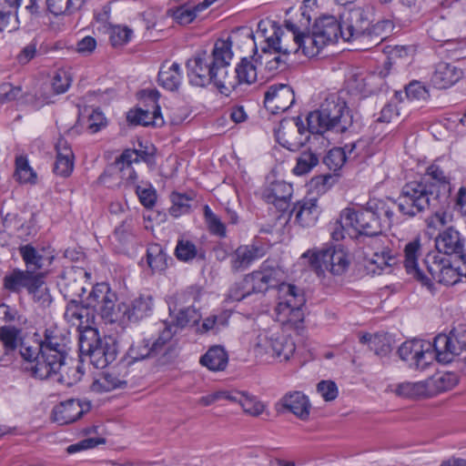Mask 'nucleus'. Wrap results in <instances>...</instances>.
<instances>
[{
	"mask_svg": "<svg viewBox=\"0 0 466 466\" xmlns=\"http://www.w3.org/2000/svg\"><path fill=\"white\" fill-rule=\"evenodd\" d=\"M420 255V242L419 239H414L406 244L404 248V268L409 275L429 289H432L433 281L452 286L459 282L461 277L466 278V259L461 260V265L454 268L448 258L437 252H429L421 264L418 262Z\"/></svg>",
	"mask_w": 466,
	"mask_h": 466,
	"instance_id": "nucleus-1",
	"label": "nucleus"
},
{
	"mask_svg": "<svg viewBox=\"0 0 466 466\" xmlns=\"http://www.w3.org/2000/svg\"><path fill=\"white\" fill-rule=\"evenodd\" d=\"M450 186L443 171L431 166L420 181L407 183L396 203L401 214L416 217L428 207L438 208L447 202Z\"/></svg>",
	"mask_w": 466,
	"mask_h": 466,
	"instance_id": "nucleus-2",
	"label": "nucleus"
},
{
	"mask_svg": "<svg viewBox=\"0 0 466 466\" xmlns=\"http://www.w3.org/2000/svg\"><path fill=\"white\" fill-rule=\"evenodd\" d=\"M41 341V360L37 366H31L29 369L35 378L47 380L65 366L70 351V338L57 327H50L45 329Z\"/></svg>",
	"mask_w": 466,
	"mask_h": 466,
	"instance_id": "nucleus-3",
	"label": "nucleus"
},
{
	"mask_svg": "<svg viewBox=\"0 0 466 466\" xmlns=\"http://www.w3.org/2000/svg\"><path fill=\"white\" fill-rule=\"evenodd\" d=\"M353 119L345 101L339 97L327 98L318 110L307 116L308 130L312 134L327 131L344 133L352 125Z\"/></svg>",
	"mask_w": 466,
	"mask_h": 466,
	"instance_id": "nucleus-4",
	"label": "nucleus"
},
{
	"mask_svg": "<svg viewBox=\"0 0 466 466\" xmlns=\"http://www.w3.org/2000/svg\"><path fill=\"white\" fill-rule=\"evenodd\" d=\"M286 28L293 34L294 40V53H297L299 49L302 50V55L310 57L316 56L313 50H309L308 46V41H306V35L299 34L298 26L293 24L290 20L285 21ZM259 37L263 38L260 43V48L262 54L269 55H283L289 56L293 50L289 49L282 43L283 30L282 28L273 21L261 20L258 24V32Z\"/></svg>",
	"mask_w": 466,
	"mask_h": 466,
	"instance_id": "nucleus-5",
	"label": "nucleus"
},
{
	"mask_svg": "<svg viewBox=\"0 0 466 466\" xmlns=\"http://www.w3.org/2000/svg\"><path fill=\"white\" fill-rule=\"evenodd\" d=\"M81 358H88L97 369H104L112 363L117 355L115 340L111 337H101L97 329L86 328L79 336Z\"/></svg>",
	"mask_w": 466,
	"mask_h": 466,
	"instance_id": "nucleus-6",
	"label": "nucleus"
},
{
	"mask_svg": "<svg viewBox=\"0 0 466 466\" xmlns=\"http://www.w3.org/2000/svg\"><path fill=\"white\" fill-rule=\"evenodd\" d=\"M175 334L176 331L171 330V326H167L153 340L146 338L137 339L128 349L127 357L132 362L157 359L158 363L166 364L174 350L172 339Z\"/></svg>",
	"mask_w": 466,
	"mask_h": 466,
	"instance_id": "nucleus-7",
	"label": "nucleus"
},
{
	"mask_svg": "<svg viewBox=\"0 0 466 466\" xmlns=\"http://www.w3.org/2000/svg\"><path fill=\"white\" fill-rule=\"evenodd\" d=\"M306 303L303 291L298 287L281 282L278 290V304L275 309L277 320L282 324L299 328L304 320L303 307Z\"/></svg>",
	"mask_w": 466,
	"mask_h": 466,
	"instance_id": "nucleus-8",
	"label": "nucleus"
},
{
	"mask_svg": "<svg viewBox=\"0 0 466 466\" xmlns=\"http://www.w3.org/2000/svg\"><path fill=\"white\" fill-rule=\"evenodd\" d=\"M302 258H309L310 267L318 275L328 271L334 276H341L350 266L349 255L339 245L308 250Z\"/></svg>",
	"mask_w": 466,
	"mask_h": 466,
	"instance_id": "nucleus-9",
	"label": "nucleus"
},
{
	"mask_svg": "<svg viewBox=\"0 0 466 466\" xmlns=\"http://www.w3.org/2000/svg\"><path fill=\"white\" fill-rule=\"evenodd\" d=\"M374 201L370 200L365 208L355 210L351 208H344L339 217L342 228L350 227L362 237L374 236L382 232V221L373 209Z\"/></svg>",
	"mask_w": 466,
	"mask_h": 466,
	"instance_id": "nucleus-10",
	"label": "nucleus"
},
{
	"mask_svg": "<svg viewBox=\"0 0 466 466\" xmlns=\"http://www.w3.org/2000/svg\"><path fill=\"white\" fill-rule=\"evenodd\" d=\"M343 25L333 15H323L318 18L312 27L311 35H306L309 50L316 56L327 45L336 43L341 37Z\"/></svg>",
	"mask_w": 466,
	"mask_h": 466,
	"instance_id": "nucleus-11",
	"label": "nucleus"
},
{
	"mask_svg": "<svg viewBox=\"0 0 466 466\" xmlns=\"http://www.w3.org/2000/svg\"><path fill=\"white\" fill-rule=\"evenodd\" d=\"M400 358L409 366L418 370L427 369L434 360H437V351L433 342L423 339H411L403 342L398 350Z\"/></svg>",
	"mask_w": 466,
	"mask_h": 466,
	"instance_id": "nucleus-12",
	"label": "nucleus"
},
{
	"mask_svg": "<svg viewBox=\"0 0 466 466\" xmlns=\"http://www.w3.org/2000/svg\"><path fill=\"white\" fill-rule=\"evenodd\" d=\"M466 347V324H458L449 335L439 334L434 338L433 348L437 351V361L450 363Z\"/></svg>",
	"mask_w": 466,
	"mask_h": 466,
	"instance_id": "nucleus-13",
	"label": "nucleus"
},
{
	"mask_svg": "<svg viewBox=\"0 0 466 466\" xmlns=\"http://www.w3.org/2000/svg\"><path fill=\"white\" fill-rule=\"evenodd\" d=\"M363 242L367 248L366 256L370 257V263L380 270L391 268L397 263L398 252L394 249L392 241L382 232L365 237Z\"/></svg>",
	"mask_w": 466,
	"mask_h": 466,
	"instance_id": "nucleus-14",
	"label": "nucleus"
},
{
	"mask_svg": "<svg viewBox=\"0 0 466 466\" xmlns=\"http://www.w3.org/2000/svg\"><path fill=\"white\" fill-rule=\"evenodd\" d=\"M255 349L259 355L268 354L288 360L295 351V343L290 338L268 329L259 332Z\"/></svg>",
	"mask_w": 466,
	"mask_h": 466,
	"instance_id": "nucleus-15",
	"label": "nucleus"
},
{
	"mask_svg": "<svg viewBox=\"0 0 466 466\" xmlns=\"http://www.w3.org/2000/svg\"><path fill=\"white\" fill-rule=\"evenodd\" d=\"M116 295L106 283H97L87 297V307L99 312L103 319L115 322L118 319Z\"/></svg>",
	"mask_w": 466,
	"mask_h": 466,
	"instance_id": "nucleus-16",
	"label": "nucleus"
},
{
	"mask_svg": "<svg viewBox=\"0 0 466 466\" xmlns=\"http://www.w3.org/2000/svg\"><path fill=\"white\" fill-rule=\"evenodd\" d=\"M18 252L25 263V269L32 272L33 275H40L41 279L54 259V255L46 248H38L32 244L21 245L18 248Z\"/></svg>",
	"mask_w": 466,
	"mask_h": 466,
	"instance_id": "nucleus-17",
	"label": "nucleus"
},
{
	"mask_svg": "<svg viewBox=\"0 0 466 466\" xmlns=\"http://www.w3.org/2000/svg\"><path fill=\"white\" fill-rule=\"evenodd\" d=\"M464 72L455 61L440 60L434 64L430 84L437 89H448L462 79Z\"/></svg>",
	"mask_w": 466,
	"mask_h": 466,
	"instance_id": "nucleus-18",
	"label": "nucleus"
},
{
	"mask_svg": "<svg viewBox=\"0 0 466 466\" xmlns=\"http://www.w3.org/2000/svg\"><path fill=\"white\" fill-rule=\"evenodd\" d=\"M295 102L293 89L285 84L270 86L264 95V105L272 114L288 110Z\"/></svg>",
	"mask_w": 466,
	"mask_h": 466,
	"instance_id": "nucleus-19",
	"label": "nucleus"
},
{
	"mask_svg": "<svg viewBox=\"0 0 466 466\" xmlns=\"http://www.w3.org/2000/svg\"><path fill=\"white\" fill-rule=\"evenodd\" d=\"M340 20L343 25L341 38L344 41H350L361 36L370 25V20L366 12L360 7L344 12L340 15Z\"/></svg>",
	"mask_w": 466,
	"mask_h": 466,
	"instance_id": "nucleus-20",
	"label": "nucleus"
},
{
	"mask_svg": "<svg viewBox=\"0 0 466 466\" xmlns=\"http://www.w3.org/2000/svg\"><path fill=\"white\" fill-rule=\"evenodd\" d=\"M25 5V10L30 15L38 13L36 0H0V31L12 32L17 28V18L13 10Z\"/></svg>",
	"mask_w": 466,
	"mask_h": 466,
	"instance_id": "nucleus-21",
	"label": "nucleus"
},
{
	"mask_svg": "<svg viewBox=\"0 0 466 466\" xmlns=\"http://www.w3.org/2000/svg\"><path fill=\"white\" fill-rule=\"evenodd\" d=\"M230 39L236 58H254L258 55V45L250 27L241 26L233 30Z\"/></svg>",
	"mask_w": 466,
	"mask_h": 466,
	"instance_id": "nucleus-22",
	"label": "nucleus"
},
{
	"mask_svg": "<svg viewBox=\"0 0 466 466\" xmlns=\"http://www.w3.org/2000/svg\"><path fill=\"white\" fill-rule=\"evenodd\" d=\"M437 253L441 255H458L461 260L466 259L464 251V238L461 233L450 227L439 233L435 238Z\"/></svg>",
	"mask_w": 466,
	"mask_h": 466,
	"instance_id": "nucleus-23",
	"label": "nucleus"
},
{
	"mask_svg": "<svg viewBox=\"0 0 466 466\" xmlns=\"http://www.w3.org/2000/svg\"><path fill=\"white\" fill-rule=\"evenodd\" d=\"M277 410H288L297 418L307 420L309 418L311 403L302 391H289L278 401Z\"/></svg>",
	"mask_w": 466,
	"mask_h": 466,
	"instance_id": "nucleus-24",
	"label": "nucleus"
},
{
	"mask_svg": "<svg viewBox=\"0 0 466 466\" xmlns=\"http://www.w3.org/2000/svg\"><path fill=\"white\" fill-rule=\"evenodd\" d=\"M90 408L91 404L87 400L70 399L54 408L53 418L61 425L72 423L87 412Z\"/></svg>",
	"mask_w": 466,
	"mask_h": 466,
	"instance_id": "nucleus-25",
	"label": "nucleus"
},
{
	"mask_svg": "<svg viewBox=\"0 0 466 466\" xmlns=\"http://www.w3.org/2000/svg\"><path fill=\"white\" fill-rule=\"evenodd\" d=\"M42 283L40 275H33L26 269L15 268L4 278V287L10 291H18L25 288L29 292H34Z\"/></svg>",
	"mask_w": 466,
	"mask_h": 466,
	"instance_id": "nucleus-26",
	"label": "nucleus"
},
{
	"mask_svg": "<svg viewBox=\"0 0 466 466\" xmlns=\"http://www.w3.org/2000/svg\"><path fill=\"white\" fill-rule=\"evenodd\" d=\"M218 60H187L189 82L196 86H205L212 82Z\"/></svg>",
	"mask_w": 466,
	"mask_h": 466,
	"instance_id": "nucleus-27",
	"label": "nucleus"
},
{
	"mask_svg": "<svg viewBox=\"0 0 466 466\" xmlns=\"http://www.w3.org/2000/svg\"><path fill=\"white\" fill-rule=\"evenodd\" d=\"M321 209L315 198H304L298 201L290 214H295V220L303 228L313 227L320 215Z\"/></svg>",
	"mask_w": 466,
	"mask_h": 466,
	"instance_id": "nucleus-28",
	"label": "nucleus"
},
{
	"mask_svg": "<svg viewBox=\"0 0 466 466\" xmlns=\"http://www.w3.org/2000/svg\"><path fill=\"white\" fill-rule=\"evenodd\" d=\"M292 192L293 189L290 184L285 181H275L265 189L263 198L268 203L273 204L277 209L285 212L289 207Z\"/></svg>",
	"mask_w": 466,
	"mask_h": 466,
	"instance_id": "nucleus-29",
	"label": "nucleus"
},
{
	"mask_svg": "<svg viewBox=\"0 0 466 466\" xmlns=\"http://www.w3.org/2000/svg\"><path fill=\"white\" fill-rule=\"evenodd\" d=\"M17 347L24 360L32 363L31 366L38 365L41 360L43 348L41 338L36 333L22 336L20 331Z\"/></svg>",
	"mask_w": 466,
	"mask_h": 466,
	"instance_id": "nucleus-30",
	"label": "nucleus"
},
{
	"mask_svg": "<svg viewBox=\"0 0 466 466\" xmlns=\"http://www.w3.org/2000/svg\"><path fill=\"white\" fill-rule=\"evenodd\" d=\"M264 255L263 248L255 245L238 247L230 257V267L234 272L246 270L253 261Z\"/></svg>",
	"mask_w": 466,
	"mask_h": 466,
	"instance_id": "nucleus-31",
	"label": "nucleus"
},
{
	"mask_svg": "<svg viewBox=\"0 0 466 466\" xmlns=\"http://www.w3.org/2000/svg\"><path fill=\"white\" fill-rule=\"evenodd\" d=\"M391 66L392 64L389 60L384 62L382 68H377L376 71L369 76L360 77L355 76L354 81L357 83L356 88L364 96H369L377 92L380 89L379 86H381L382 84V79L390 74Z\"/></svg>",
	"mask_w": 466,
	"mask_h": 466,
	"instance_id": "nucleus-32",
	"label": "nucleus"
},
{
	"mask_svg": "<svg viewBox=\"0 0 466 466\" xmlns=\"http://www.w3.org/2000/svg\"><path fill=\"white\" fill-rule=\"evenodd\" d=\"M218 62L212 82L222 95L228 96L238 86V80L234 70L228 68V63L226 60Z\"/></svg>",
	"mask_w": 466,
	"mask_h": 466,
	"instance_id": "nucleus-33",
	"label": "nucleus"
},
{
	"mask_svg": "<svg viewBox=\"0 0 466 466\" xmlns=\"http://www.w3.org/2000/svg\"><path fill=\"white\" fill-rule=\"evenodd\" d=\"M20 329L13 326L0 329V363L4 366L11 362L17 348Z\"/></svg>",
	"mask_w": 466,
	"mask_h": 466,
	"instance_id": "nucleus-34",
	"label": "nucleus"
},
{
	"mask_svg": "<svg viewBox=\"0 0 466 466\" xmlns=\"http://www.w3.org/2000/svg\"><path fill=\"white\" fill-rule=\"evenodd\" d=\"M176 310V307L172 309L169 306L171 323H165V327L171 326V330L176 333L178 329L197 325L201 319V314L194 307L181 308L175 313Z\"/></svg>",
	"mask_w": 466,
	"mask_h": 466,
	"instance_id": "nucleus-35",
	"label": "nucleus"
},
{
	"mask_svg": "<svg viewBox=\"0 0 466 466\" xmlns=\"http://www.w3.org/2000/svg\"><path fill=\"white\" fill-rule=\"evenodd\" d=\"M127 119L129 123L134 125H142L145 127H162L164 125V118L160 112V106L156 105L153 110L137 108L130 110L127 115Z\"/></svg>",
	"mask_w": 466,
	"mask_h": 466,
	"instance_id": "nucleus-36",
	"label": "nucleus"
},
{
	"mask_svg": "<svg viewBox=\"0 0 466 466\" xmlns=\"http://www.w3.org/2000/svg\"><path fill=\"white\" fill-rule=\"evenodd\" d=\"M261 269L248 274L244 280V288H248L247 291L238 292L237 289L231 290V297L236 300H241L248 296L251 292H264L270 288Z\"/></svg>",
	"mask_w": 466,
	"mask_h": 466,
	"instance_id": "nucleus-37",
	"label": "nucleus"
},
{
	"mask_svg": "<svg viewBox=\"0 0 466 466\" xmlns=\"http://www.w3.org/2000/svg\"><path fill=\"white\" fill-rule=\"evenodd\" d=\"M182 78L180 66L173 60H165L158 73L159 84L170 91L178 88Z\"/></svg>",
	"mask_w": 466,
	"mask_h": 466,
	"instance_id": "nucleus-38",
	"label": "nucleus"
},
{
	"mask_svg": "<svg viewBox=\"0 0 466 466\" xmlns=\"http://www.w3.org/2000/svg\"><path fill=\"white\" fill-rule=\"evenodd\" d=\"M395 393L404 398H427L432 396L430 383L427 380L418 382H403L395 389Z\"/></svg>",
	"mask_w": 466,
	"mask_h": 466,
	"instance_id": "nucleus-39",
	"label": "nucleus"
},
{
	"mask_svg": "<svg viewBox=\"0 0 466 466\" xmlns=\"http://www.w3.org/2000/svg\"><path fill=\"white\" fill-rule=\"evenodd\" d=\"M84 375V369L80 363L65 366L56 374L50 376L47 380H54L63 385L71 387L81 380Z\"/></svg>",
	"mask_w": 466,
	"mask_h": 466,
	"instance_id": "nucleus-40",
	"label": "nucleus"
},
{
	"mask_svg": "<svg viewBox=\"0 0 466 466\" xmlns=\"http://www.w3.org/2000/svg\"><path fill=\"white\" fill-rule=\"evenodd\" d=\"M126 384L127 381L123 377H119L113 371H105L93 381L91 390L96 392L111 391Z\"/></svg>",
	"mask_w": 466,
	"mask_h": 466,
	"instance_id": "nucleus-41",
	"label": "nucleus"
},
{
	"mask_svg": "<svg viewBox=\"0 0 466 466\" xmlns=\"http://www.w3.org/2000/svg\"><path fill=\"white\" fill-rule=\"evenodd\" d=\"M200 363L213 371L223 370L228 364V356L222 347L214 346L201 357Z\"/></svg>",
	"mask_w": 466,
	"mask_h": 466,
	"instance_id": "nucleus-42",
	"label": "nucleus"
},
{
	"mask_svg": "<svg viewBox=\"0 0 466 466\" xmlns=\"http://www.w3.org/2000/svg\"><path fill=\"white\" fill-rule=\"evenodd\" d=\"M153 308L152 297L149 295H140L135 299L130 308L125 312L129 320H139L148 316Z\"/></svg>",
	"mask_w": 466,
	"mask_h": 466,
	"instance_id": "nucleus-43",
	"label": "nucleus"
},
{
	"mask_svg": "<svg viewBox=\"0 0 466 466\" xmlns=\"http://www.w3.org/2000/svg\"><path fill=\"white\" fill-rule=\"evenodd\" d=\"M243 411L252 417H258L263 413L266 406L256 396L246 391H239L238 400Z\"/></svg>",
	"mask_w": 466,
	"mask_h": 466,
	"instance_id": "nucleus-44",
	"label": "nucleus"
},
{
	"mask_svg": "<svg viewBox=\"0 0 466 466\" xmlns=\"http://www.w3.org/2000/svg\"><path fill=\"white\" fill-rule=\"evenodd\" d=\"M147 260L153 271H162L167 266V257L162 247L158 244L150 245L147 251Z\"/></svg>",
	"mask_w": 466,
	"mask_h": 466,
	"instance_id": "nucleus-45",
	"label": "nucleus"
},
{
	"mask_svg": "<svg viewBox=\"0 0 466 466\" xmlns=\"http://www.w3.org/2000/svg\"><path fill=\"white\" fill-rule=\"evenodd\" d=\"M430 383V389L432 395L436 392L446 391L451 390L458 383V377L455 373L445 372L436 377L427 380Z\"/></svg>",
	"mask_w": 466,
	"mask_h": 466,
	"instance_id": "nucleus-46",
	"label": "nucleus"
},
{
	"mask_svg": "<svg viewBox=\"0 0 466 466\" xmlns=\"http://www.w3.org/2000/svg\"><path fill=\"white\" fill-rule=\"evenodd\" d=\"M319 156L311 150H306L299 154L297 158L296 167L293 169L294 174L302 176L309 173L319 164Z\"/></svg>",
	"mask_w": 466,
	"mask_h": 466,
	"instance_id": "nucleus-47",
	"label": "nucleus"
},
{
	"mask_svg": "<svg viewBox=\"0 0 466 466\" xmlns=\"http://www.w3.org/2000/svg\"><path fill=\"white\" fill-rule=\"evenodd\" d=\"M87 306L84 307L76 300H71L64 314L65 319L73 326L81 327L84 323L83 319L87 316Z\"/></svg>",
	"mask_w": 466,
	"mask_h": 466,
	"instance_id": "nucleus-48",
	"label": "nucleus"
},
{
	"mask_svg": "<svg viewBox=\"0 0 466 466\" xmlns=\"http://www.w3.org/2000/svg\"><path fill=\"white\" fill-rule=\"evenodd\" d=\"M289 125H290L293 128H296L298 133L302 134L304 132L303 122L299 117L281 121L279 127L278 129V132H277V137H278L279 142L284 147H287L289 150H295V148L298 147V145L295 143H292L289 139L285 138L286 134L284 132V129Z\"/></svg>",
	"mask_w": 466,
	"mask_h": 466,
	"instance_id": "nucleus-49",
	"label": "nucleus"
},
{
	"mask_svg": "<svg viewBox=\"0 0 466 466\" xmlns=\"http://www.w3.org/2000/svg\"><path fill=\"white\" fill-rule=\"evenodd\" d=\"M83 0H46V5L50 13L60 15L78 9Z\"/></svg>",
	"mask_w": 466,
	"mask_h": 466,
	"instance_id": "nucleus-50",
	"label": "nucleus"
},
{
	"mask_svg": "<svg viewBox=\"0 0 466 466\" xmlns=\"http://www.w3.org/2000/svg\"><path fill=\"white\" fill-rule=\"evenodd\" d=\"M233 72L238 80V85L241 83L250 84L257 78V66L250 60H241Z\"/></svg>",
	"mask_w": 466,
	"mask_h": 466,
	"instance_id": "nucleus-51",
	"label": "nucleus"
},
{
	"mask_svg": "<svg viewBox=\"0 0 466 466\" xmlns=\"http://www.w3.org/2000/svg\"><path fill=\"white\" fill-rule=\"evenodd\" d=\"M15 176L21 183L35 184L36 181V174L29 166L28 161L24 157H16L15 160Z\"/></svg>",
	"mask_w": 466,
	"mask_h": 466,
	"instance_id": "nucleus-52",
	"label": "nucleus"
},
{
	"mask_svg": "<svg viewBox=\"0 0 466 466\" xmlns=\"http://www.w3.org/2000/svg\"><path fill=\"white\" fill-rule=\"evenodd\" d=\"M406 96L410 101L425 102L430 97L429 88L421 82L413 80L405 88Z\"/></svg>",
	"mask_w": 466,
	"mask_h": 466,
	"instance_id": "nucleus-53",
	"label": "nucleus"
},
{
	"mask_svg": "<svg viewBox=\"0 0 466 466\" xmlns=\"http://www.w3.org/2000/svg\"><path fill=\"white\" fill-rule=\"evenodd\" d=\"M172 206L169 208L171 216L177 218L187 213L191 208L192 198L187 195L173 193L171 195Z\"/></svg>",
	"mask_w": 466,
	"mask_h": 466,
	"instance_id": "nucleus-54",
	"label": "nucleus"
},
{
	"mask_svg": "<svg viewBox=\"0 0 466 466\" xmlns=\"http://www.w3.org/2000/svg\"><path fill=\"white\" fill-rule=\"evenodd\" d=\"M347 160V151L341 147L330 149L324 157L325 165L334 171L341 168Z\"/></svg>",
	"mask_w": 466,
	"mask_h": 466,
	"instance_id": "nucleus-55",
	"label": "nucleus"
},
{
	"mask_svg": "<svg viewBox=\"0 0 466 466\" xmlns=\"http://www.w3.org/2000/svg\"><path fill=\"white\" fill-rule=\"evenodd\" d=\"M133 35V31L127 26L115 25L110 29V43L114 47L127 44Z\"/></svg>",
	"mask_w": 466,
	"mask_h": 466,
	"instance_id": "nucleus-56",
	"label": "nucleus"
},
{
	"mask_svg": "<svg viewBox=\"0 0 466 466\" xmlns=\"http://www.w3.org/2000/svg\"><path fill=\"white\" fill-rule=\"evenodd\" d=\"M266 279L269 284L270 288H277L281 282H284L285 274L281 268L277 266L269 265L268 262H264L260 267Z\"/></svg>",
	"mask_w": 466,
	"mask_h": 466,
	"instance_id": "nucleus-57",
	"label": "nucleus"
},
{
	"mask_svg": "<svg viewBox=\"0 0 466 466\" xmlns=\"http://www.w3.org/2000/svg\"><path fill=\"white\" fill-rule=\"evenodd\" d=\"M369 344L376 355L386 356L391 350L390 339L385 334H375L369 338Z\"/></svg>",
	"mask_w": 466,
	"mask_h": 466,
	"instance_id": "nucleus-58",
	"label": "nucleus"
},
{
	"mask_svg": "<svg viewBox=\"0 0 466 466\" xmlns=\"http://www.w3.org/2000/svg\"><path fill=\"white\" fill-rule=\"evenodd\" d=\"M382 52L387 58H403L405 56H415L417 55V47L410 46H386L382 48Z\"/></svg>",
	"mask_w": 466,
	"mask_h": 466,
	"instance_id": "nucleus-59",
	"label": "nucleus"
},
{
	"mask_svg": "<svg viewBox=\"0 0 466 466\" xmlns=\"http://www.w3.org/2000/svg\"><path fill=\"white\" fill-rule=\"evenodd\" d=\"M204 217L208 224V228L212 234L219 237L226 236V228L221 220L216 216L208 206L204 207Z\"/></svg>",
	"mask_w": 466,
	"mask_h": 466,
	"instance_id": "nucleus-60",
	"label": "nucleus"
},
{
	"mask_svg": "<svg viewBox=\"0 0 466 466\" xmlns=\"http://www.w3.org/2000/svg\"><path fill=\"white\" fill-rule=\"evenodd\" d=\"M198 254L196 246L188 240H178L175 255L178 260L188 261L193 259Z\"/></svg>",
	"mask_w": 466,
	"mask_h": 466,
	"instance_id": "nucleus-61",
	"label": "nucleus"
},
{
	"mask_svg": "<svg viewBox=\"0 0 466 466\" xmlns=\"http://www.w3.org/2000/svg\"><path fill=\"white\" fill-rule=\"evenodd\" d=\"M213 58H233V47L230 35L227 39L219 38L215 42L212 50Z\"/></svg>",
	"mask_w": 466,
	"mask_h": 466,
	"instance_id": "nucleus-62",
	"label": "nucleus"
},
{
	"mask_svg": "<svg viewBox=\"0 0 466 466\" xmlns=\"http://www.w3.org/2000/svg\"><path fill=\"white\" fill-rule=\"evenodd\" d=\"M373 209L378 213L383 227H390L392 224L394 212L392 208L383 200L374 199Z\"/></svg>",
	"mask_w": 466,
	"mask_h": 466,
	"instance_id": "nucleus-63",
	"label": "nucleus"
},
{
	"mask_svg": "<svg viewBox=\"0 0 466 466\" xmlns=\"http://www.w3.org/2000/svg\"><path fill=\"white\" fill-rule=\"evenodd\" d=\"M168 14L180 25H188L196 18V12L187 5L170 9Z\"/></svg>",
	"mask_w": 466,
	"mask_h": 466,
	"instance_id": "nucleus-64",
	"label": "nucleus"
}]
</instances>
